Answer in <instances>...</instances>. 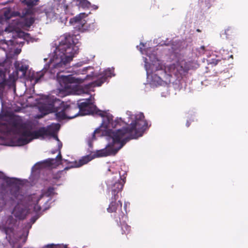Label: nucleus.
<instances>
[{"label":"nucleus","mask_w":248,"mask_h":248,"mask_svg":"<svg viewBox=\"0 0 248 248\" xmlns=\"http://www.w3.org/2000/svg\"><path fill=\"white\" fill-rule=\"evenodd\" d=\"M147 128L148 123L144 120V116L141 113L127 127L116 131L109 130L108 134L112 139V142L108 144L105 148L97 150L93 155L83 156L78 161H75L72 163L73 165L64 169L67 170L71 168L81 167L95 157L115 155L127 141L142 136L143 132Z\"/></svg>","instance_id":"obj_1"},{"label":"nucleus","mask_w":248,"mask_h":248,"mask_svg":"<svg viewBox=\"0 0 248 248\" xmlns=\"http://www.w3.org/2000/svg\"><path fill=\"white\" fill-rule=\"evenodd\" d=\"M74 35H66L64 40L61 41L56 48V55L60 57V61L53 65L54 69L66 67L73 60L78 50L77 46H76V43L74 41Z\"/></svg>","instance_id":"obj_2"},{"label":"nucleus","mask_w":248,"mask_h":248,"mask_svg":"<svg viewBox=\"0 0 248 248\" xmlns=\"http://www.w3.org/2000/svg\"><path fill=\"white\" fill-rule=\"evenodd\" d=\"M41 110L45 114L54 112L59 121L73 119L79 115V111L75 105H68L63 102H61L58 105L54 102L48 104H45L41 107Z\"/></svg>","instance_id":"obj_3"},{"label":"nucleus","mask_w":248,"mask_h":248,"mask_svg":"<svg viewBox=\"0 0 248 248\" xmlns=\"http://www.w3.org/2000/svg\"><path fill=\"white\" fill-rule=\"evenodd\" d=\"M25 125L22 119L17 116H10L5 123L0 124V138L2 135H17Z\"/></svg>","instance_id":"obj_4"},{"label":"nucleus","mask_w":248,"mask_h":248,"mask_svg":"<svg viewBox=\"0 0 248 248\" xmlns=\"http://www.w3.org/2000/svg\"><path fill=\"white\" fill-rule=\"evenodd\" d=\"M16 222V219L13 216H9L2 227V230L6 235V238L11 248H21L19 244L20 238L17 235L15 230Z\"/></svg>","instance_id":"obj_5"},{"label":"nucleus","mask_w":248,"mask_h":248,"mask_svg":"<svg viewBox=\"0 0 248 248\" xmlns=\"http://www.w3.org/2000/svg\"><path fill=\"white\" fill-rule=\"evenodd\" d=\"M87 15L84 13H80L78 16L71 18L70 23L75 26V28L80 31L83 32L88 30L89 26L84 19Z\"/></svg>","instance_id":"obj_6"},{"label":"nucleus","mask_w":248,"mask_h":248,"mask_svg":"<svg viewBox=\"0 0 248 248\" xmlns=\"http://www.w3.org/2000/svg\"><path fill=\"white\" fill-rule=\"evenodd\" d=\"M118 177L117 180H113L115 181L114 183L108 184V189L111 192L112 195L111 199L115 201L118 199L119 197L118 194L122 190L125 183L124 180L121 179L120 174L118 175Z\"/></svg>","instance_id":"obj_7"},{"label":"nucleus","mask_w":248,"mask_h":248,"mask_svg":"<svg viewBox=\"0 0 248 248\" xmlns=\"http://www.w3.org/2000/svg\"><path fill=\"white\" fill-rule=\"evenodd\" d=\"M96 114L103 117L102 125L106 128H115L120 123L118 119L113 121V116L109 113H107L106 112L98 110L96 112Z\"/></svg>","instance_id":"obj_8"},{"label":"nucleus","mask_w":248,"mask_h":248,"mask_svg":"<svg viewBox=\"0 0 248 248\" xmlns=\"http://www.w3.org/2000/svg\"><path fill=\"white\" fill-rule=\"evenodd\" d=\"M21 131L17 135L20 136L16 142L17 146H23L29 143L33 139L32 132L26 129L25 124L23 126Z\"/></svg>","instance_id":"obj_9"},{"label":"nucleus","mask_w":248,"mask_h":248,"mask_svg":"<svg viewBox=\"0 0 248 248\" xmlns=\"http://www.w3.org/2000/svg\"><path fill=\"white\" fill-rule=\"evenodd\" d=\"M78 108V110L79 111V113L82 115H88L91 113H95L97 112L99 109H97L95 106H93L88 102H83L78 103L77 105H76Z\"/></svg>","instance_id":"obj_10"},{"label":"nucleus","mask_w":248,"mask_h":248,"mask_svg":"<svg viewBox=\"0 0 248 248\" xmlns=\"http://www.w3.org/2000/svg\"><path fill=\"white\" fill-rule=\"evenodd\" d=\"M116 222L121 226L122 234H128L131 231V227L126 223L127 219V216L123 212H121L118 216L115 217Z\"/></svg>","instance_id":"obj_11"},{"label":"nucleus","mask_w":248,"mask_h":248,"mask_svg":"<svg viewBox=\"0 0 248 248\" xmlns=\"http://www.w3.org/2000/svg\"><path fill=\"white\" fill-rule=\"evenodd\" d=\"M60 84L65 89L71 88V84L78 82V79L72 75L62 76L60 79Z\"/></svg>","instance_id":"obj_12"},{"label":"nucleus","mask_w":248,"mask_h":248,"mask_svg":"<svg viewBox=\"0 0 248 248\" xmlns=\"http://www.w3.org/2000/svg\"><path fill=\"white\" fill-rule=\"evenodd\" d=\"M12 214L17 218L23 220L25 218L27 215V211L22 205L17 204L14 207Z\"/></svg>","instance_id":"obj_13"},{"label":"nucleus","mask_w":248,"mask_h":248,"mask_svg":"<svg viewBox=\"0 0 248 248\" xmlns=\"http://www.w3.org/2000/svg\"><path fill=\"white\" fill-rule=\"evenodd\" d=\"M111 71L108 69L104 71L103 74L96 80L91 83L92 87L100 86L106 81L108 77H111Z\"/></svg>","instance_id":"obj_14"},{"label":"nucleus","mask_w":248,"mask_h":248,"mask_svg":"<svg viewBox=\"0 0 248 248\" xmlns=\"http://www.w3.org/2000/svg\"><path fill=\"white\" fill-rule=\"evenodd\" d=\"M185 63V62L184 63L183 62L176 63L172 65L170 67V68L173 69L172 73L175 76H178L179 75H182L186 72L188 71V69L183 65Z\"/></svg>","instance_id":"obj_15"},{"label":"nucleus","mask_w":248,"mask_h":248,"mask_svg":"<svg viewBox=\"0 0 248 248\" xmlns=\"http://www.w3.org/2000/svg\"><path fill=\"white\" fill-rule=\"evenodd\" d=\"M156 73L153 74L152 75V81L158 85H162L163 82V78L166 75L165 71L161 69L157 70Z\"/></svg>","instance_id":"obj_16"},{"label":"nucleus","mask_w":248,"mask_h":248,"mask_svg":"<svg viewBox=\"0 0 248 248\" xmlns=\"http://www.w3.org/2000/svg\"><path fill=\"white\" fill-rule=\"evenodd\" d=\"M111 200L112 201L110 202L108 207L107 208L108 212L109 213H113L116 212L117 210H121L122 207V202L121 201H118V202H116L114 200L111 199ZM122 211H121L119 214Z\"/></svg>","instance_id":"obj_17"},{"label":"nucleus","mask_w":248,"mask_h":248,"mask_svg":"<svg viewBox=\"0 0 248 248\" xmlns=\"http://www.w3.org/2000/svg\"><path fill=\"white\" fill-rule=\"evenodd\" d=\"M33 137L32 139H36L40 137H44L45 136L50 135L49 131L45 127L40 128L38 130L32 132Z\"/></svg>","instance_id":"obj_18"},{"label":"nucleus","mask_w":248,"mask_h":248,"mask_svg":"<svg viewBox=\"0 0 248 248\" xmlns=\"http://www.w3.org/2000/svg\"><path fill=\"white\" fill-rule=\"evenodd\" d=\"M52 70L53 69H51L50 71H49L46 68H44L42 70L39 71V72H37L36 73V76H35L34 77L35 82L36 83L39 82L41 79L44 77V76L46 74H48L49 73H52Z\"/></svg>","instance_id":"obj_19"},{"label":"nucleus","mask_w":248,"mask_h":248,"mask_svg":"<svg viewBox=\"0 0 248 248\" xmlns=\"http://www.w3.org/2000/svg\"><path fill=\"white\" fill-rule=\"evenodd\" d=\"M1 179L7 184L8 186H11L16 183V179L13 178H9L6 176H2Z\"/></svg>","instance_id":"obj_20"},{"label":"nucleus","mask_w":248,"mask_h":248,"mask_svg":"<svg viewBox=\"0 0 248 248\" xmlns=\"http://www.w3.org/2000/svg\"><path fill=\"white\" fill-rule=\"evenodd\" d=\"M35 19L33 17L29 18H25L24 20V24L28 27H30L34 22Z\"/></svg>","instance_id":"obj_21"},{"label":"nucleus","mask_w":248,"mask_h":248,"mask_svg":"<svg viewBox=\"0 0 248 248\" xmlns=\"http://www.w3.org/2000/svg\"><path fill=\"white\" fill-rule=\"evenodd\" d=\"M39 0H28L25 1V4L29 7H32L37 5Z\"/></svg>","instance_id":"obj_22"},{"label":"nucleus","mask_w":248,"mask_h":248,"mask_svg":"<svg viewBox=\"0 0 248 248\" xmlns=\"http://www.w3.org/2000/svg\"><path fill=\"white\" fill-rule=\"evenodd\" d=\"M28 69V67L26 65H22L20 66H18L16 68V70L18 71H20L22 72V75L23 76H25L27 70Z\"/></svg>","instance_id":"obj_23"},{"label":"nucleus","mask_w":248,"mask_h":248,"mask_svg":"<svg viewBox=\"0 0 248 248\" xmlns=\"http://www.w3.org/2000/svg\"><path fill=\"white\" fill-rule=\"evenodd\" d=\"M44 162L47 166L50 167L55 164V159L54 158H48Z\"/></svg>","instance_id":"obj_24"},{"label":"nucleus","mask_w":248,"mask_h":248,"mask_svg":"<svg viewBox=\"0 0 248 248\" xmlns=\"http://www.w3.org/2000/svg\"><path fill=\"white\" fill-rule=\"evenodd\" d=\"M54 191V188L53 187H49L45 193V195L47 197L51 195Z\"/></svg>","instance_id":"obj_25"},{"label":"nucleus","mask_w":248,"mask_h":248,"mask_svg":"<svg viewBox=\"0 0 248 248\" xmlns=\"http://www.w3.org/2000/svg\"><path fill=\"white\" fill-rule=\"evenodd\" d=\"M43 197V194H41L39 198L38 199L37 201L36 204L34 206V210L36 211H40L41 210V207L40 205H38L39 201L40 200L41 198Z\"/></svg>","instance_id":"obj_26"},{"label":"nucleus","mask_w":248,"mask_h":248,"mask_svg":"<svg viewBox=\"0 0 248 248\" xmlns=\"http://www.w3.org/2000/svg\"><path fill=\"white\" fill-rule=\"evenodd\" d=\"M0 78L2 80H7L6 78V70H0Z\"/></svg>","instance_id":"obj_27"},{"label":"nucleus","mask_w":248,"mask_h":248,"mask_svg":"<svg viewBox=\"0 0 248 248\" xmlns=\"http://www.w3.org/2000/svg\"><path fill=\"white\" fill-rule=\"evenodd\" d=\"M58 155H57L56 158H54L55 159V162H57L58 163H59L62 161V156L61 155V151H59Z\"/></svg>","instance_id":"obj_28"},{"label":"nucleus","mask_w":248,"mask_h":248,"mask_svg":"<svg viewBox=\"0 0 248 248\" xmlns=\"http://www.w3.org/2000/svg\"><path fill=\"white\" fill-rule=\"evenodd\" d=\"M4 16L6 19H9L11 18L10 12L9 10H6L4 12Z\"/></svg>","instance_id":"obj_29"},{"label":"nucleus","mask_w":248,"mask_h":248,"mask_svg":"<svg viewBox=\"0 0 248 248\" xmlns=\"http://www.w3.org/2000/svg\"><path fill=\"white\" fill-rule=\"evenodd\" d=\"M55 138L58 141L59 143H58V150H57V151H61V148H62V143L60 141V140H59L57 136H56L55 137Z\"/></svg>","instance_id":"obj_30"},{"label":"nucleus","mask_w":248,"mask_h":248,"mask_svg":"<svg viewBox=\"0 0 248 248\" xmlns=\"http://www.w3.org/2000/svg\"><path fill=\"white\" fill-rule=\"evenodd\" d=\"M32 14V9L29 8L28 9H26L25 11L24 15H30Z\"/></svg>","instance_id":"obj_31"},{"label":"nucleus","mask_w":248,"mask_h":248,"mask_svg":"<svg viewBox=\"0 0 248 248\" xmlns=\"http://www.w3.org/2000/svg\"><path fill=\"white\" fill-rule=\"evenodd\" d=\"M145 67L147 74H149V73L150 74L152 73V72H150L149 69H148V64L147 63L145 65Z\"/></svg>","instance_id":"obj_32"},{"label":"nucleus","mask_w":248,"mask_h":248,"mask_svg":"<svg viewBox=\"0 0 248 248\" xmlns=\"http://www.w3.org/2000/svg\"><path fill=\"white\" fill-rule=\"evenodd\" d=\"M220 60H214L213 61V62L212 63H214L215 65H217L219 62H220Z\"/></svg>","instance_id":"obj_33"},{"label":"nucleus","mask_w":248,"mask_h":248,"mask_svg":"<svg viewBox=\"0 0 248 248\" xmlns=\"http://www.w3.org/2000/svg\"><path fill=\"white\" fill-rule=\"evenodd\" d=\"M229 32H231V30L230 29H227L225 31V33L226 34V35H229Z\"/></svg>","instance_id":"obj_34"},{"label":"nucleus","mask_w":248,"mask_h":248,"mask_svg":"<svg viewBox=\"0 0 248 248\" xmlns=\"http://www.w3.org/2000/svg\"><path fill=\"white\" fill-rule=\"evenodd\" d=\"M55 246V245L53 244H48L46 246V247L47 248H53Z\"/></svg>","instance_id":"obj_35"},{"label":"nucleus","mask_w":248,"mask_h":248,"mask_svg":"<svg viewBox=\"0 0 248 248\" xmlns=\"http://www.w3.org/2000/svg\"><path fill=\"white\" fill-rule=\"evenodd\" d=\"M98 132V129H96L95 130H94V131L93 132V138L95 139V134L96 133H97Z\"/></svg>","instance_id":"obj_36"},{"label":"nucleus","mask_w":248,"mask_h":248,"mask_svg":"<svg viewBox=\"0 0 248 248\" xmlns=\"http://www.w3.org/2000/svg\"><path fill=\"white\" fill-rule=\"evenodd\" d=\"M190 125V122H189V121H187L186 123V126L187 127H189Z\"/></svg>","instance_id":"obj_37"},{"label":"nucleus","mask_w":248,"mask_h":248,"mask_svg":"<svg viewBox=\"0 0 248 248\" xmlns=\"http://www.w3.org/2000/svg\"><path fill=\"white\" fill-rule=\"evenodd\" d=\"M5 116V115H4L3 114H1V113H0V119H2L4 116Z\"/></svg>","instance_id":"obj_38"},{"label":"nucleus","mask_w":248,"mask_h":248,"mask_svg":"<svg viewBox=\"0 0 248 248\" xmlns=\"http://www.w3.org/2000/svg\"><path fill=\"white\" fill-rule=\"evenodd\" d=\"M35 220H36V218H35L34 217H32L31 219V221L32 222V223H34Z\"/></svg>","instance_id":"obj_39"},{"label":"nucleus","mask_w":248,"mask_h":248,"mask_svg":"<svg viewBox=\"0 0 248 248\" xmlns=\"http://www.w3.org/2000/svg\"><path fill=\"white\" fill-rule=\"evenodd\" d=\"M201 48L202 50H204L205 49V46H201Z\"/></svg>","instance_id":"obj_40"},{"label":"nucleus","mask_w":248,"mask_h":248,"mask_svg":"<svg viewBox=\"0 0 248 248\" xmlns=\"http://www.w3.org/2000/svg\"><path fill=\"white\" fill-rule=\"evenodd\" d=\"M56 151H55V150L52 151L51 153H52V154H54L56 153Z\"/></svg>","instance_id":"obj_41"},{"label":"nucleus","mask_w":248,"mask_h":248,"mask_svg":"<svg viewBox=\"0 0 248 248\" xmlns=\"http://www.w3.org/2000/svg\"><path fill=\"white\" fill-rule=\"evenodd\" d=\"M19 187H18L17 188V189H16V192H17V193H18V192H19Z\"/></svg>","instance_id":"obj_42"},{"label":"nucleus","mask_w":248,"mask_h":248,"mask_svg":"<svg viewBox=\"0 0 248 248\" xmlns=\"http://www.w3.org/2000/svg\"><path fill=\"white\" fill-rule=\"evenodd\" d=\"M85 2L86 3V4H89V2L86 0H85Z\"/></svg>","instance_id":"obj_43"},{"label":"nucleus","mask_w":248,"mask_h":248,"mask_svg":"<svg viewBox=\"0 0 248 248\" xmlns=\"http://www.w3.org/2000/svg\"><path fill=\"white\" fill-rule=\"evenodd\" d=\"M197 31L198 32H201V30L200 29H197Z\"/></svg>","instance_id":"obj_44"}]
</instances>
